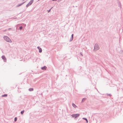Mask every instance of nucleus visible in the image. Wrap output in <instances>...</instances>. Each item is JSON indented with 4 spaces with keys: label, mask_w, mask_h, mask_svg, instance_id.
Listing matches in <instances>:
<instances>
[{
    "label": "nucleus",
    "mask_w": 123,
    "mask_h": 123,
    "mask_svg": "<svg viewBox=\"0 0 123 123\" xmlns=\"http://www.w3.org/2000/svg\"><path fill=\"white\" fill-rule=\"evenodd\" d=\"M108 96H109L110 97H111V94H107Z\"/></svg>",
    "instance_id": "20"
},
{
    "label": "nucleus",
    "mask_w": 123,
    "mask_h": 123,
    "mask_svg": "<svg viewBox=\"0 0 123 123\" xmlns=\"http://www.w3.org/2000/svg\"><path fill=\"white\" fill-rule=\"evenodd\" d=\"M34 0H31L30 2L26 5V7H28L29 6L31 5L33 2Z\"/></svg>",
    "instance_id": "4"
},
{
    "label": "nucleus",
    "mask_w": 123,
    "mask_h": 123,
    "mask_svg": "<svg viewBox=\"0 0 123 123\" xmlns=\"http://www.w3.org/2000/svg\"><path fill=\"white\" fill-rule=\"evenodd\" d=\"M39 0H38V1H39Z\"/></svg>",
    "instance_id": "28"
},
{
    "label": "nucleus",
    "mask_w": 123,
    "mask_h": 123,
    "mask_svg": "<svg viewBox=\"0 0 123 123\" xmlns=\"http://www.w3.org/2000/svg\"><path fill=\"white\" fill-rule=\"evenodd\" d=\"M99 49V46L98 45L97 43L95 44L94 49H93V51H95L98 50Z\"/></svg>",
    "instance_id": "1"
},
{
    "label": "nucleus",
    "mask_w": 123,
    "mask_h": 123,
    "mask_svg": "<svg viewBox=\"0 0 123 123\" xmlns=\"http://www.w3.org/2000/svg\"><path fill=\"white\" fill-rule=\"evenodd\" d=\"M51 9H50L48 11V12H50V11Z\"/></svg>",
    "instance_id": "22"
},
{
    "label": "nucleus",
    "mask_w": 123,
    "mask_h": 123,
    "mask_svg": "<svg viewBox=\"0 0 123 123\" xmlns=\"http://www.w3.org/2000/svg\"><path fill=\"white\" fill-rule=\"evenodd\" d=\"M37 48L39 50V53H41L42 52V49L40 48L39 47H38Z\"/></svg>",
    "instance_id": "8"
},
{
    "label": "nucleus",
    "mask_w": 123,
    "mask_h": 123,
    "mask_svg": "<svg viewBox=\"0 0 123 123\" xmlns=\"http://www.w3.org/2000/svg\"><path fill=\"white\" fill-rule=\"evenodd\" d=\"M23 28V27L22 26H20L19 27V29L20 30H21Z\"/></svg>",
    "instance_id": "18"
},
{
    "label": "nucleus",
    "mask_w": 123,
    "mask_h": 123,
    "mask_svg": "<svg viewBox=\"0 0 123 123\" xmlns=\"http://www.w3.org/2000/svg\"><path fill=\"white\" fill-rule=\"evenodd\" d=\"M25 2H25H24L16 6V7H19L20 6H21L22 5H23V4H24Z\"/></svg>",
    "instance_id": "6"
},
{
    "label": "nucleus",
    "mask_w": 123,
    "mask_h": 123,
    "mask_svg": "<svg viewBox=\"0 0 123 123\" xmlns=\"http://www.w3.org/2000/svg\"><path fill=\"white\" fill-rule=\"evenodd\" d=\"M1 58L2 59H3V61L4 62H6V59L5 56L3 55L2 56Z\"/></svg>",
    "instance_id": "5"
},
{
    "label": "nucleus",
    "mask_w": 123,
    "mask_h": 123,
    "mask_svg": "<svg viewBox=\"0 0 123 123\" xmlns=\"http://www.w3.org/2000/svg\"><path fill=\"white\" fill-rule=\"evenodd\" d=\"M24 111H25L24 110H23L21 112V115H23V114L24 112Z\"/></svg>",
    "instance_id": "16"
},
{
    "label": "nucleus",
    "mask_w": 123,
    "mask_h": 123,
    "mask_svg": "<svg viewBox=\"0 0 123 123\" xmlns=\"http://www.w3.org/2000/svg\"><path fill=\"white\" fill-rule=\"evenodd\" d=\"M57 0H52V1H56Z\"/></svg>",
    "instance_id": "24"
},
{
    "label": "nucleus",
    "mask_w": 123,
    "mask_h": 123,
    "mask_svg": "<svg viewBox=\"0 0 123 123\" xmlns=\"http://www.w3.org/2000/svg\"><path fill=\"white\" fill-rule=\"evenodd\" d=\"M86 99V98H83L82 100V102H84Z\"/></svg>",
    "instance_id": "13"
},
{
    "label": "nucleus",
    "mask_w": 123,
    "mask_h": 123,
    "mask_svg": "<svg viewBox=\"0 0 123 123\" xmlns=\"http://www.w3.org/2000/svg\"><path fill=\"white\" fill-rule=\"evenodd\" d=\"M47 68V67L46 66H44L43 67H42L41 69L43 70H46Z\"/></svg>",
    "instance_id": "10"
},
{
    "label": "nucleus",
    "mask_w": 123,
    "mask_h": 123,
    "mask_svg": "<svg viewBox=\"0 0 123 123\" xmlns=\"http://www.w3.org/2000/svg\"><path fill=\"white\" fill-rule=\"evenodd\" d=\"M17 117H16L14 118V121L15 122L17 120Z\"/></svg>",
    "instance_id": "17"
},
{
    "label": "nucleus",
    "mask_w": 123,
    "mask_h": 123,
    "mask_svg": "<svg viewBox=\"0 0 123 123\" xmlns=\"http://www.w3.org/2000/svg\"><path fill=\"white\" fill-rule=\"evenodd\" d=\"M12 28H10L8 29V30L10 31V30Z\"/></svg>",
    "instance_id": "23"
},
{
    "label": "nucleus",
    "mask_w": 123,
    "mask_h": 123,
    "mask_svg": "<svg viewBox=\"0 0 123 123\" xmlns=\"http://www.w3.org/2000/svg\"><path fill=\"white\" fill-rule=\"evenodd\" d=\"M4 38L6 41L7 42L11 43L12 42L11 40L8 37L5 36L4 37Z\"/></svg>",
    "instance_id": "2"
},
{
    "label": "nucleus",
    "mask_w": 123,
    "mask_h": 123,
    "mask_svg": "<svg viewBox=\"0 0 123 123\" xmlns=\"http://www.w3.org/2000/svg\"><path fill=\"white\" fill-rule=\"evenodd\" d=\"M119 53H121L123 54V50H121L119 52Z\"/></svg>",
    "instance_id": "19"
},
{
    "label": "nucleus",
    "mask_w": 123,
    "mask_h": 123,
    "mask_svg": "<svg viewBox=\"0 0 123 123\" xmlns=\"http://www.w3.org/2000/svg\"><path fill=\"white\" fill-rule=\"evenodd\" d=\"M16 29H17V27H16Z\"/></svg>",
    "instance_id": "27"
},
{
    "label": "nucleus",
    "mask_w": 123,
    "mask_h": 123,
    "mask_svg": "<svg viewBox=\"0 0 123 123\" xmlns=\"http://www.w3.org/2000/svg\"><path fill=\"white\" fill-rule=\"evenodd\" d=\"M117 3L118 5V6H119L120 7V8L121 9V8H122L121 4L120 2L119 1H118L117 2Z\"/></svg>",
    "instance_id": "7"
},
{
    "label": "nucleus",
    "mask_w": 123,
    "mask_h": 123,
    "mask_svg": "<svg viewBox=\"0 0 123 123\" xmlns=\"http://www.w3.org/2000/svg\"><path fill=\"white\" fill-rule=\"evenodd\" d=\"M58 75H57V77H58Z\"/></svg>",
    "instance_id": "26"
},
{
    "label": "nucleus",
    "mask_w": 123,
    "mask_h": 123,
    "mask_svg": "<svg viewBox=\"0 0 123 123\" xmlns=\"http://www.w3.org/2000/svg\"><path fill=\"white\" fill-rule=\"evenodd\" d=\"M7 96V94H3L2 95V97H6Z\"/></svg>",
    "instance_id": "14"
},
{
    "label": "nucleus",
    "mask_w": 123,
    "mask_h": 123,
    "mask_svg": "<svg viewBox=\"0 0 123 123\" xmlns=\"http://www.w3.org/2000/svg\"><path fill=\"white\" fill-rule=\"evenodd\" d=\"M80 115L79 114H74L72 115L71 116L73 117H74L75 118H76L79 117Z\"/></svg>",
    "instance_id": "3"
},
{
    "label": "nucleus",
    "mask_w": 123,
    "mask_h": 123,
    "mask_svg": "<svg viewBox=\"0 0 123 123\" xmlns=\"http://www.w3.org/2000/svg\"><path fill=\"white\" fill-rule=\"evenodd\" d=\"M73 36L74 34H72L71 37L70 38V39L69 40L70 42H71L73 40Z\"/></svg>",
    "instance_id": "9"
},
{
    "label": "nucleus",
    "mask_w": 123,
    "mask_h": 123,
    "mask_svg": "<svg viewBox=\"0 0 123 123\" xmlns=\"http://www.w3.org/2000/svg\"><path fill=\"white\" fill-rule=\"evenodd\" d=\"M82 119L84 120H86V123H87L88 122V120L86 118L84 117Z\"/></svg>",
    "instance_id": "11"
},
{
    "label": "nucleus",
    "mask_w": 123,
    "mask_h": 123,
    "mask_svg": "<svg viewBox=\"0 0 123 123\" xmlns=\"http://www.w3.org/2000/svg\"><path fill=\"white\" fill-rule=\"evenodd\" d=\"M34 90L33 88H30L29 89V91H33Z\"/></svg>",
    "instance_id": "12"
},
{
    "label": "nucleus",
    "mask_w": 123,
    "mask_h": 123,
    "mask_svg": "<svg viewBox=\"0 0 123 123\" xmlns=\"http://www.w3.org/2000/svg\"><path fill=\"white\" fill-rule=\"evenodd\" d=\"M72 105L73 106L74 108H75L76 107V106L75 105V104L73 103Z\"/></svg>",
    "instance_id": "15"
},
{
    "label": "nucleus",
    "mask_w": 123,
    "mask_h": 123,
    "mask_svg": "<svg viewBox=\"0 0 123 123\" xmlns=\"http://www.w3.org/2000/svg\"><path fill=\"white\" fill-rule=\"evenodd\" d=\"M24 26H25L26 25H25V24H24Z\"/></svg>",
    "instance_id": "25"
},
{
    "label": "nucleus",
    "mask_w": 123,
    "mask_h": 123,
    "mask_svg": "<svg viewBox=\"0 0 123 123\" xmlns=\"http://www.w3.org/2000/svg\"><path fill=\"white\" fill-rule=\"evenodd\" d=\"M80 54L82 56H83V54H82V53L81 52H80Z\"/></svg>",
    "instance_id": "21"
}]
</instances>
